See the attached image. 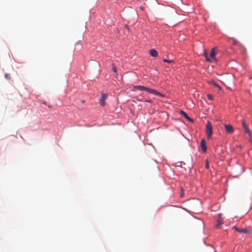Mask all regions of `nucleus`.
Listing matches in <instances>:
<instances>
[{
	"label": "nucleus",
	"mask_w": 252,
	"mask_h": 252,
	"mask_svg": "<svg viewBox=\"0 0 252 252\" xmlns=\"http://www.w3.org/2000/svg\"><path fill=\"white\" fill-rule=\"evenodd\" d=\"M133 90H139V91H145L149 93L154 94L155 95H157L158 96H159L160 97H164V95L158 92L157 90L151 89L145 86H141V85H135L133 87Z\"/></svg>",
	"instance_id": "f257e3e1"
},
{
	"label": "nucleus",
	"mask_w": 252,
	"mask_h": 252,
	"mask_svg": "<svg viewBox=\"0 0 252 252\" xmlns=\"http://www.w3.org/2000/svg\"><path fill=\"white\" fill-rule=\"evenodd\" d=\"M206 133L208 139L211 138L212 134V126L209 122H208L206 124Z\"/></svg>",
	"instance_id": "f03ea898"
},
{
	"label": "nucleus",
	"mask_w": 252,
	"mask_h": 252,
	"mask_svg": "<svg viewBox=\"0 0 252 252\" xmlns=\"http://www.w3.org/2000/svg\"><path fill=\"white\" fill-rule=\"evenodd\" d=\"M108 96L107 94H101V97L100 98L99 103L101 106L105 105V100Z\"/></svg>",
	"instance_id": "7ed1b4c3"
},
{
	"label": "nucleus",
	"mask_w": 252,
	"mask_h": 252,
	"mask_svg": "<svg viewBox=\"0 0 252 252\" xmlns=\"http://www.w3.org/2000/svg\"><path fill=\"white\" fill-rule=\"evenodd\" d=\"M225 130L228 133H232L234 131L233 127L230 125L225 124L224 125Z\"/></svg>",
	"instance_id": "20e7f679"
},
{
	"label": "nucleus",
	"mask_w": 252,
	"mask_h": 252,
	"mask_svg": "<svg viewBox=\"0 0 252 252\" xmlns=\"http://www.w3.org/2000/svg\"><path fill=\"white\" fill-rule=\"evenodd\" d=\"M232 228L235 229L236 231L241 233H248L249 232L248 230L246 228H239L236 226H233Z\"/></svg>",
	"instance_id": "39448f33"
},
{
	"label": "nucleus",
	"mask_w": 252,
	"mask_h": 252,
	"mask_svg": "<svg viewBox=\"0 0 252 252\" xmlns=\"http://www.w3.org/2000/svg\"><path fill=\"white\" fill-rule=\"evenodd\" d=\"M200 147L202 150L203 152H205L207 150L206 146V142L204 139H202L200 142Z\"/></svg>",
	"instance_id": "423d86ee"
},
{
	"label": "nucleus",
	"mask_w": 252,
	"mask_h": 252,
	"mask_svg": "<svg viewBox=\"0 0 252 252\" xmlns=\"http://www.w3.org/2000/svg\"><path fill=\"white\" fill-rule=\"evenodd\" d=\"M180 113L182 115L184 116L189 121L192 122H193V120L191 118H190L189 117L188 115L187 114V113L186 112H185L184 111L181 110L180 112Z\"/></svg>",
	"instance_id": "0eeeda50"
},
{
	"label": "nucleus",
	"mask_w": 252,
	"mask_h": 252,
	"mask_svg": "<svg viewBox=\"0 0 252 252\" xmlns=\"http://www.w3.org/2000/svg\"><path fill=\"white\" fill-rule=\"evenodd\" d=\"M149 53L152 57H157L158 56V52L154 49H151Z\"/></svg>",
	"instance_id": "6e6552de"
},
{
	"label": "nucleus",
	"mask_w": 252,
	"mask_h": 252,
	"mask_svg": "<svg viewBox=\"0 0 252 252\" xmlns=\"http://www.w3.org/2000/svg\"><path fill=\"white\" fill-rule=\"evenodd\" d=\"M242 126H243L244 129H245V131L246 133H248V132H249L250 131V130L249 129L248 126L246 124L244 120L242 121Z\"/></svg>",
	"instance_id": "1a4fd4ad"
},
{
	"label": "nucleus",
	"mask_w": 252,
	"mask_h": 252,
	"mask_svg": "<svg viewBox=\"0 0 252 252\" xmlns=\"http://www.w3.org/2000/svg\"><path fill=\"white\" fill-rule=\"evenodd\" d=\"M215 48H213L212 49L211 51V53H210V59H214L215 58Z\"/></svg>",
	"instance_id": "9d476101"
},
{
	"label": "nucleus",
	"mask_w": 252,
	"mask_h": 252,
	"mask_svg": "<svg viewBox=\"0 0 252 252\" xmlns=\"http://www.w3.org/2000/svg\"><path fill=\"white\" fill-rule=\"evenodd\" d=\"M209 83L215 87H218L219 89H220V87L213 80H211L209 81Z\"/></svg>",
	"instance_id": "9b49d317"
},
{
	"label": "nucleus",
	"mask_w": 252,
	"mask_h": 252,
	"mask_svg": "<svg viewBox=\"0 0 252 252\" xmlns=\"http://www.w3.org/2000/svg\"><path fill=\"white\" fill-rule=\"evenodd\" d=\"M223 223V221L220 218H219L218 220L217 227H219L220 225Z\"/></svg>",
	"instance_id": "f8f14e48"
},
{
	"label": "nucleus",
	"mask_w": 252,
	"mask_h": 252,
	"mask_svg": "<svg viewBox=\"0 0 252 252\" xmlns=\"http://www.w3.org/2000/svg\"><path fill=\"white\" fill-rule=\"evenodd\" d=\"M204 55L205 56L206 59L208 62L211 61V59H210V58L208 57V53L206 51L204 52Z\"/></svg>",
	"instance_id": "ddd939ff"
},
{
	"label": "nucleus",
	"mask_w": 252,
	"mask_h": 252,
	"mask_svg": "<svg viewBox=\"0 0 252 252\" xmlns=\"http://www.w3.org/2000/svg\"><path fill=\"white\" fill-rule=\"evenodd\" d=\"M112 69L115 73L117 72V67L114 64H112Z\"/></svg>",
	"instance_id": "4468645a"
},
{
	"label": "nucleus",
	"mask_w": 252,
	"mask_h": 252,
	"mask_svg": "<svg viewBox=\"0 0 252 252\" xmlns=\"http://www.w3.org/2000/svg\"><path fill=\"white\" fill-rule=\"evenodd\" d=\"M163 62L167 63H172L174 62L173 60H168L165 59L163 60Z\"/></svg>",
	"instance_id": "2eb2a0df"
},
{
	"label": "nucleus",
	"mask_w": 252,
	"mask_h": 252,
	"mask_svg": "<svg viewBox=\"0 0 252 252\" xmlns=\"http://www.w3.org/2000/svg\"><path fill=\"white\" fill-rule=\"evenodd\" d=\"M247 133L248 134V136H249L250 141H252V134H251V132L250 131L249 132H248Z\"/></svg>",
	"instance_id": "dca6fc26"
},
{
	"label": "nucleus",
	"mask_w": 252,
	"mask_h": 252,
	"mask_svg": "<svg viewBox=\"0 0 252 252\" xmlns=\"http://www.w3.org/2000/svg\"><path fill=\"white\" fill-rule=\"evenodd\" d=\"M207 97L208 98L210 99V100H212L213 99V96L212 94H207Z\"/></svg>",
	"instance_id": "f3484780"
},
{
	"label": "nucleus",
	"mask_w": 252,
	"mask_h": 252,
	"mask_svg": "<svg viewBox=\"0 0 252 252\" xmlns=\"http://www.w3.org/2000/svg\"><path fill=\"white\" fill-rule=\"evenodd\" d=\"M209 166V161L208 160L206 161L205 167L206 168H208Z\"/></svg>",
	"instance_id": "a211bd4d"
},
{
	"label": "nucleus",
	"mask_w": 252,
	"mask_h": 252,
	"mask_svg": "<svg viewBox=\"0 0 252 252\" xmlns=\"http://www.w3.org/2000/svg\"><path fill=\"white\" fill-rule=\"evenodd\" d=\"M5 77L7 79H10V75H9V74H5Z\"/></svg>",
	"instance_id": "6ab92c4d"
},
{
	"label": "nucleus",
	"mask_w": 252,
	"mask_h": 252,
	"mask_svg": "<svg viewBox=\"0 0 252 252\" xmlns=\"http://www.w3.org/2000/svg\"><path fill=\"white\" fill-rule=\"evenodd\" d=\"M141 101H145V102H150V103H151L152 102V100L151 99H149V100H141Z\"/></svg>",
	"instance_id": "aec40b11"
},
{
	"label": "nucleus",
	"mask_w": 252,
	"mask_h": 252,
	"mask_svg": "<svg viewBox=\"0 0 252 252\" xmlns=\"http://www.w3.org/2000/svg\"><path fill=\"white\" fill-rule=\"evenodd\" d=\"M251 82L250 83V86L251 88H252V77L250 78Z\"/></svg>",
	"instance_id": "412c9836"
},
{
	"label": "nucleus",
	"mask_w": 252,
	"mask_h": 252,
	"mask_svg": "<svg viewBox=\"0 0 252 252\" xmlns=\"http://www.w3.org/2000/svg\"><path fill=\"white\" fill-rule=\"evenodd\" d=\"M125 28H126L127 30H129V27H128V25H126L125 26Z\"/></svg>",
	"instance_id": "4be33fe9"
},
{
	"label": "nucleus",
	"mask_w": 252,
	"mask_h": 252,
	"mask_svg": "<svg viewBox=\"0 0 252 252\" xmlns=\"http://www.w3.org/2000/svg\"><path fill=\"white\" fill-rule=\"evenodd\" d=\"M43 103L44 104H45V105H47V103H46V101H43Z\"/></svg>",
	"instance_id": "5701e85b"
},
{
	"label": "nucleus",
	"mask_w": 252,
	"mask_h": 252,
	"mask_svg": "<svg viewBox=\"0 0 252 252\" xmlns=\"http://www.w3.org/2000/svg\"><path fill=\"white\" fill-rule=\"evenodd\" d=\"M183 195H184V194H183V192H182V193H181V195H180V196H181V197H182L183 196Z\"/></svg>",
	"instance_id": "b1692460"
},
{
	"label": "nucleus",
	"mask_w": 252,
	"mask_h": 252,
	"mask_svg": "<svg viewBox=\"0 0 252 252\" xmlns=\"http://www.w3.org/2000/svg\"><path fill=\"white\" fill-rule=\"evenodd\" d=\"M47 106H48L49 108H51V107H52L51 105H48V104H47Z\"/></svg>",
	"instance_id": "393cba45"
}]
</instances>
